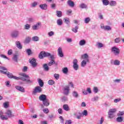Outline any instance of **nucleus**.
<instances>
[{
  "label": "nucleus",
  "mask_w": 124,
  "mask_h": 124,
  "mask_svg": "<svg viewBox=\"0 0 124 124\" xmlns=\"http://www.w3.org/2000/svg\"><path fill=\"white\" fill-rule=\"evenodd\" d=\"M0 73L7 75L8 78H10V79L13 78L15 79V80H19V79H20V78L18 77L14 76L12 73L7 71V68H6L5 67L0 66Z\"/></svg>",
  "instance_id": "f257e3e1"
},
{
  "label": "nucleus",
  "mask_w": 124,
  "mask_h": 124,
  "mask_svg": "<svg viewBox=\"0 0 124 124\" xmlns=\"http://www.w3.org/2000/svg\"><path fill=\"white\" fill-rule=\"evenodd\" d=\"M46 57H50L51 60H53L54 59V55H51V54L49 52H46L45 51H42L39 54V58L41 60L43 59V58H46Z\"/></svg>",
  "instance_id": "f03ea898"
},
{
  "label": "nucleus",
  "mask_w": 124,
  "mask_h": 124,
  "mask_svg": "<svg viewBox=\"0 0 124 124\" xmlns=\"http://www.w3.org/2000/svg\"><path fill=\"white\" fill-rule=\"evenodd\" d=\"M19 75H20V76H22L23 77H25V78H20L19 79V80H22V81H26V82H27L28 83H32V80H31V78L30 77V76L28 75H26V73H21L19 74Z\"/></svg>",
  "instance_id": "7ed1b4c3"
},
{
  "label": "nucleus",
  "mask_w": 124,
  "mask_h": 124,
  "mask_svg": "<svg viewBox=\"0 0 124 124\" xmlns=\"http://www.w3.org/2000/svg\"><path fill=\"white\" fill-rule=\"evenodd\" d=\"M111 53H113L114 56H119V55H120V52H121V51L120 50L119 48H118L116 46H114L111 47Z\"/></svg>",
  "instance_id": "20e7f679"
},
{
  "label": "nucleus",
  "mask_w": 124,
  "mask_h": 124,
  "mask_svg": "<svg viewBox=\"0 0 124 124\" xmlns=\"http://www.w3.org/2000/svg\"><path fill=\"white\" fill-rule=\"evenodd\" d=\"M116 111L117 109L116 108L110 109L108 112V118L109 119H113L115 117V113H116Z\"/></svg>",
  "instance_id": "39448f33"
},
{
  "label": "nucleus",
  "mask_w": 124,
  "mask_h": 124,
  "mask_svg": "<svg viewBox=\"0 0 124 124\" xmlns=\"http://www.w3.org/2000/svg\"><path fill=\"white\" fill-rule=\"evenodd\" d=\"M29 62L31 64V66L33 68L37 66V62H36V60L34 58H31L29 59Z\"/></svg>",
  "instance_id": "423d86ee"
},
{
  "label": "nucleus",
  "mask_w": 124,
  "mask_h": 124,
  "mask_svg": "<svg viewBox=\"0 0 124 124\" xmlns=\"http://www.w3.org/2000/svg\"><path fill=\"white\" fill-rule=\"evenodd\" d=\"M62 91L63 94H65V95H68L69 94V91H70L69 86L67 85L64 87L62 89Z\"/></svg>",
  "instance_id": "0eeeda50"
},
{
  "label": "nucleus",
  "mask_w": 124,
  "mask_h": 124,
  "mask_svg": "<svg viewBox=\"0 0 124 124\" xmlns=\"http://www.w3.org/2000/svg\"><path fill=\"white\" fill-rule=\"evenodd\" d=\"M73 67L75 70L79 69V65H78V61L77 59H74L73 62Z\"/></svg>",
  "instance_id": "6e6552de"
},
{
  "label": "nucleus",
  "mask_w": 124,
  "mask_h": 124,
  "mask_svg": "<svg viewBox=\"0 0 124 124\" xmlns=\"http://www.w3.org/2000/svg\"><path fill=\"white\" fill-rule=\"evenodd\" d=\"M74 116L78 120H81V118L82 117L81 112L79 110H77L75 113H74Z\"/></svg>",
  "instance_id": "1a4fd4ad"
},
{
  "label": "nucleus",
  "mask_w": 124,
  "mask_h": 124,
  "mask_svg": "<svg viewBox=\"0 0 124 124\" xmlns=\"http://www.w3.org/2000/svg\"><path fill=\"white\" fill-rule=\"evenodd\" d=\"M58 55L60 58H63L64 57V55L63 54V52H62V48L61 47H59L57 50Z\"/></svg>",
  "instance_id": "9d476101"
},
{
  "label": "nucleus",
  "mask_w": 124,
  "mask_h": 124,
  "mask_svg": "<svg viewBox=\"0 0 124 124\" xmlns=\"http://www.w3.org/2000/svg\"><path fill=\"white\" fill-rule=\"evenodd\" d=\"M42 92V88L40 86H36L33 91V93H40Z\"/></svg>",
  "instance_id": "9b49d317"
},
{
  "label": "nucleus",
  "mask_w": 124,
  "mask_h": 124,
  "mask_svg": "<svg viewBox=\"0 0 124 124\" xmlns=\"http://www.w3.org/2000/svg\"><path fill=\"white\" fill-rule=\"evenodd\" d=\"M40 26H41V22H37L36 24L34 25L32 27V29L34 31H36V30H38V29H39Z\"/></svg>",
  "instance_id": "f8f14e48"
},
{
  "label": "nucleus",
  "mask_w": 124,
  "mask_h": 124,
  "mask_svg": "<svg viewBox=\"0 0 124 124\" xmlns=\"http://www.w3.org/2000/svg\"><path fill=\"white\" fill-rule=\"evenodd\" d=\"M110 64H113L114 65H120V64H121V62L118 60H115L114 61L111 60Z\"/></svg>",
  "instance_id": "ddd939ff"
},
{
  "label": "nucleus",
  "mask_w": 124,
  "mask_h": 124,
  "mask_svg": "<svg viewBox=\"0 0 124 124\" xmlns=\"http://www.w3.org/2000/svg\"><path fill=\"white\" fill-rule=\"evenodd\" d=\"M19 31H15L11 34V35L13 38H17V37L19 36Z\"/></svg>",
  "instance_id": "4468645a"
},
{
  "label": "nucleus",
  "mask_w": 124,
  "mask_h": 124,
  "mask_svg": "<svg viewBox=\"0 0 124 124\" xmlns=\"http://www.w3.org/2000/svg\"><path fill=\"white\" fill-rule=\"evenodd\" d=\"M39 99L41 101H44L47 99V96L45 94H42L39 97Z\"/></svg>",
  "instance_id": "2eb2a0df"
},
{
  "label": "nucleus",
  "mask_w": 124,
  "mask_h": 124,
  "mask_svg": "<svg viewBox=\"0 0 124 124\" xmlns=\"http://www.w3.org/2000/svg\"><path fill=\"white\" fill-rule=\"evenodd\" d=\"M40 8L42 10H47L48 6L46 4H42L39 5Z\"/></svg>",
  "instance_id": "dca6fc26"
},
{
  "label": "nucleus",
  "mask_w": 124,
  "mask_h": 124,
  "mask_svg": "<svg viewBox=\"0 0 124 124\" xmlns=\"http://www.w3.org/2000/svg\"><path fill=\"white\" fill-rule=\"evenodd\" d=\"M82 59L84 60V61H86L87 62H89L90 60L89 59V55L88 54L85 53L82 55Z\"/></svg>",
  "instance_id": "f3484780"
},
{
  "label": "nucleus",
  "mask_w": 124,
  "mask_h": 124,
  "mask_svg": "<svg viewBox=\"0 0 124 124\" xmlns=\"http://www.w3.org/2000/svg\"><path fill=\"white\" fill-rule=\"evenodd\" d=\"M16 45L17 48L19 49V50H21V49H22V48H23V46L21 44V43H20V41H16Z\"/></svg>",
  "instance_id": "a211bd4d"
},
{
  "label": "nucleus",
  "mask_w": 124,
  "mask_h": 124,
  "mask_svg": "<svg viewBox=\"0 0 124 124\" xmlns=\"http://www.w3.org/2000/svg\"><path fill=\"white\" fill-rule=\"evenodd\" d=\"M16 88L17 90V91H19L21 93H25V89L23 87H21L20 86H16Z\"/></svg>",
  "instance_id": "6ab92c4d"
},
{
  "label": "nucleus",
  "mask_w": 124,
  "mask_h": 124,
  "mask_svg": "<svg viewBox=\"0 0 124 124\" xmlns=\"http://www.w3.org/2000/svg\"><path fill=\"white\" fill-rule=\"evenodd\" d=\"M67 3L69 6H70V7H74V6L75 5L74 2L71 0H68Z\"/></svg>",
  "instance_id": "aec40b11"
},
{
  "label": "nucleus",
  "mask_w": 124,
  "mask_h": 124,
  "mask_svg": "<svg viewBox=\"0 0 124 124\" xmlns=\"http://www.w3.org/2000/svg\"><path fill=\"white\" fill-rule=\"evenodd\" d=\"M43 103L45 106L46 107L50 105V103L49 102V100L46 99L45 101H43Z\"/></svg>",
  "instance_id": "412c9836"
},
{
  "label": "nucleus",
  "mask_w": 124,
  "mask_h": 124,
  "mask_svg": "<svg viewBox=\"0 0 124 124\" xmlns=\"http://www.w3.org/2000/svg\"><path fill=\"white\" fill-rule=\"evenodd\" d=\"M79 46H84L86 45V40L82 39L78 43Z\"/></svg>",
  "instance_id": "4be33fe9"
},
{
  "label": "nucleus",
  "mask_w": 124,
  "mask_h": 124,
  "mask_svg": "<svg viewBox=\"0 0 124 124\" xmlns=\"http://www.w3.org/2000/svg\"><path fill=\"white\" fill-rule=\"evenodd\" d=\"M78 29H79V26H76L75 27L73 28L72 29V31H73V32H75V33H76L78 32Z\"/></svg>",
  "instance_id": "5701e85b"
},
{
  "label": "nucleus",
  "mask_w": 124,
  "mask_h": 124,
  "mask_svg": "<svg viewBox=\"0 0 124 124\" xmlns=\"http://www.w3.org/2000/svg\"><path fill=\"white\" fill-rule=\"evenodd\" d=\"M109 5L112 7L116 6L117 5V1L114 0L109 1Z\"/></svg>",
  "instance_id": "b1692460"
},
{
  "label": "nucleus",
  "mask_w": 124,
  "mask_h": 124,
  "mask_svg": "<svg viewBox=\"0 0 124 124\" xmlns=\"http://www.w3.org/2000/svg\"><path fill=\"white\" fill-rule=\"evenodd\" d=\"M87 62H89V61H87V60L82 61L81 63V66L82 67H84V66L87 65Z\"/></svg>",
  "instance_id": "393cba45"
},
{
  "label": "nucleus",
  "mask_w": 124,
  "mask_h": 124,
  "mask_svg": "<svg viewBox=\"0 0 124 124\" xmlns=\"http://www.w3.org/2000/svg\"><path fill=\"white\" fill-rule=\"evenodd\" d=\"M5 114H6V115H7V116L9 118H11V117L12 116V112L11 111V110H8Z\"/></svg>",
  "instance_id": "a878e982"
},
{
  "label": "nucleus",
  "mask_w": 124,
  "mask_h": 124,
  "mask_svg": "<svg viewBox=\"0 0 124 124\" xmlns=\"http://www.w3.org/2000/svg\"><path fill=\"white\" fill-rule=\"evenodd\" d=\"M116 121L118 123H122V122H123V121H124V117H123L122 116H119L117 118Z\"/></svg>",
  "instance_id": "bb28decb"
},
{
  "label": "nucleus",
  "mask_w": 124,
  "mask_h": 124,
  "mask_svg": "<svg viewBox=\"0 0 124 124\" xmlns=\"http://www.w3.org/2000/svg\"><path fill=\"white\" fill-rule=\"evenodd\" d=\"M102 1L103 5L107 6L109 4V2L108 0H102Z\"/></svg>",
  "instance_id": "cd10ccee"
},
{
  "label": "nucleus",
  "mask_w": 124,
  "mask_h": 124,
  "mask_svg": "<svg viewBox=\"0 0 124 124\" xmlns=\"http://www.w3.org/2000/svg\"><path fill=\"white\" fill-rule=\"evenodd\" d=\"M79 7L80 8H82V9H84L85 8H88V6L87 5H86V4H85L84 3H82L81 4H80Z\"/></svg>",
  "instance_id": "c85d7f7f"
},
{
  "label": "nucleus",
  "mask_w": 124,
  "mask_h": 124,
  "mask_svg": "<svg viewBox=\"0 0 124 124\" xmlns=\"http://www.w3.org/2000/svg\"><path fill=\"white\" fill-rule=\"evenodd\" d=\"M43 67L46 71H49V66H48V64H44L43 66Z\"/></svg>",
  "instance_id": "c756f323"
},
{
  "label": "nucleus",
  "mask_w": 124,
  "mask_h": 124,
  "mask_svg": "<svg viewBox=\"0 0 124 124\" xmlns=\"http://www.w3.org/2000/svg\"><path fill=\"white\" fill-rule=\"evenodd\" d=\"M56 15L57 17H62V13L61 11H57Z\"/></svg>",
  "instance_id": "7c9ffc66"
},
{
  "label": "nucleus",
  "mask_w": 124,
  "mask_h": 124,
  "mask_svg": "<svg viewBox=\"0 0 124 124\" xmlns=\"http://www.w3.org/2000/svg\"><path fill=\"white\" fill-rule=\"evenodd\" d=\"M63 109H64L65 111H69V110H70L69 109V107L68 106V105H63Z\"/></svg>",
  "instance_id": "2f4dec72"
},
{
  "label": "nucleus",
  "mask_w": 124,
  "mask_h": 124,
  "mask_svg": "<svg viewBox=\"0 0 124 124\" xmlns=\"http://www.w3.org/2000/svg\"><path fill=\"white\" fill-rule=\"evenodd\" d=\"M63 20L64 21V23H65V24H66V25H68V24H69V23H70V19H69V18L65 17L63 19Z\"/></svg>",
  "instance_id": "473e14b6"
},
{
  "label": "nucleus",
  "mask_w": 124,
  "mask_h": 124,
  "mask_svg": "<svg viewBox=\"0 0 124 124\" xmlns=\"http://www.w3.org/2000/svg\"><path fill=\"white\" fill-rule=\"evenodd\" d=\"M57 24L58 26H62V19H59L57 20Z\"/></svg>",
  "instance_id": "72a5a7b5"
},
{
  "label": "nucleus",
  "mask_w": 124,
  "mask_h": 124,
  "mask_svg": "<svg viewBox=\"0 0 124 124\" xmlns=\"http://www.w3.org/2000/svg\"><path fill=\"white\" fill-rule=\"evenodd\" d=\"M85 116V117H87L88 116V111L87 110H84L82 112H81V116L83 117Z\"/></svg>",
  "instance_id": "f704fd0d"
},
{
  "label": "nucleus",
  "mask_w": 124,
  "mask_h": 124,
  "mask_svg": "<svg viewBox=\"0 0 124 124\" xmlns=\"http://www.w3.org/2000/svg\"><path fill=\"white\" fill-rule=\"evenodd\" d=\"M1 120L7 121L8 120V117L6 115H2V116L0 117Z\"/></svg>",
  "instance_id": "c9c22d12"
},
{
  "label": "nucleus",
  "mask_w": 124,
  "mask_h": 124,
  "mask_svg": "<svg viewBox=\"0 0 124 124\" xmlns=\"http://www.w3.org/2000/svg\"><path fill=\"white\" fill-rule=\"evenodd\" d=\"M111 30H112V28H111V27H110L109 26H105V28H104V31H111Z\"/></svg>",
  "instance_id": "e433bc0d"
},
{
  "label": "nucleus",
  "mask_w": 124,
  "mask_h": 124,
  "mask_svg": "<svg viewBox=\"0 0 124 124\" xmlns=\"http://www.w3.org/2000/svg\"><path fill=\"white\" fill-rule=\"evenodd\" d=\"M91 22V18L90 17H86L84 19V23L85 24H89Z\"/></svg>",
  "instance_id": "4c0bfd02"
},
{
  "label": "nucleus",
  "mask_w": 124,
  "mask_h": 124,
  "mask_svg": "<svg viewBox=\"0 0 124 124\" xmlns=\"http://www.w3.org/2000/svg\"><path fill=\"white\" fill-rule=\"evenodd\" d=\"M38 82L40 87H42L43 86H44V83H43V81L42 80H41V79H39Z\"/></svg>",
  "instance_id": "58836bf2"
},
{
  "label": "nucleus",
  "mask_w": 124,
  "mask_h": 124,
  "mask_svg": "<svg viewBox=\"0 0 124 124\" xmlns=\"http://www.w3.org/2000/svg\"><path fill=\"white\" fill-rule=\"evenodd\" d=\"M55 63H56V62L52 60L50 62H49L48 63L47 65H48L49 66H51V65H53V64H55Z\"/></svg>",
  "instance_id": "ea45409f"
},
{
  "label": "nucleus",
  "mask_w": 124,
  "mask_h": 124,
  "mask_svg": "<svg viewBox=\"0 0 124 124\" xmlns=\"http://www.w3.org/2000/svg\"><path fill=\"white\" fill-rule=\"evenodd\" d=\"M96 46L97 48H102L103 47V44L98 42L96 43Z\"/></svg>",
  "instance_id": "a19ab883"
},
{
  "label": "nucleus",
  "mask_w": 124,
  "mask_h": 124,
  "mask_svg": "<svg viewBox=\"0 0 124 124\" xmlns=\"http://www.w3.org/2000/svg\"><path fill=\"white\" fill-rule=\"evenodd\" d=\"M26 53L28 54V56H31V55L32 54V52L31 49H26Z\"/></svg>",
  "instance_id": "79ce46f5"
},
{
  "label": "nucleus",
  "mask_w": 124,
  "mask_h": 124,
  "mask_svg": "<svg viewBox=\"0 0 124 124\" xmlns=\"http://www.w3.org/2000/svg\"><path fill=\"white\" fill-rule=\"evenodd\" d=\"M62 72L64 73V74H67L68 72V69H67V67H65L62 69Z\"/></svg>",
  "instance_id": "37998d69"
},
{
  "label": "nucleus",
  "mask_w": 124,
  "mask_h": 124,
  "mask_svg": "<svg viewBox=\"0 0 124 124\" xmlns=\"http://www.w3.org/2000/svg\"><path fill=\"white\" fill-rule=\"evenodd\" d=\"M73 96H74V97H76V98H77V97H78V93H77V92L74 91L73 92Z\"/></svg>",
  "instance_id": "c03bdc74"
},
{
  "label": "nucleus",
  "mask_w": 124,
  "mask_h": 124,
  "mask_svg": "<svg viewBox=\"0 0 124 124\" xmlns=\"http://www.w3.org/2000/svg\"><path fill=\"white\" fill-rule=\"evenodd\" d=\"M37 5V2L34 1L31 3V7H36V6Z\"/></svg>",
  "instance_id": "a18cd8bd"
},
{
  "label": "nucleus",
  "mask_w": 124,
  "mask_h": 124,
  "mask_svg": "<svg viewBox=\"0 0 124 124\" xmlns=\"http://www.w3.org/2000/svg\"><path fill=\"white\" fill-rule=\"evenodd\" d=\"M31 37H27L25 41V43L28 44V43H30V42H31Z\"/></svg>",
  "instance_id": "49530a36"
},
{
  "label": "nucleus",
  "mask_w": 124,
  "mask_h": 124,
  "mask_svg": "<svg viewBox=\"0 0 124 124\" xmlns=\"http://www.w3.org/2000/svg\"><path fill=\"white\" fill-rule=\"evenodd\" d=\"M30 29H31V25L27 24L24 25L25 30H30Z\"/></svg>",
  "instance_id": "de8ad7c7"
},
{
  "label": "nucleus",
  "mask_w": 124,
  "mask_h": 124,
  "mask_svg": "<svg viewBox=\"0 0 124 124\" xmlns=\"http://www.w3.org/2000/svg\"><path fill=\"white\" fill-rule=\"evenodd\" d=\"M32 40L33 41H39V37H38V36H34L32 38Z\"/></svg>",
  "instance_id": "09e8293b"
},
{
  "label": "nucleus",
  "mask_w": 124,
  "mask_h": 124,
  "mask_svg": "<svg viewBox=\"0 0 124 124\" xmlns=\"http://www.w3.org/2000/svg\"><path fill=\"white\" fill-rule=\"evenodd\" d=\"M48 36H49V37H51L52 36H53V35H54V34H55V33L54 32V31H51L50 32H48L47 33Z\"/></svg>",
  "instance_id": "8fccbe9b"
},
{
  "label": "nucleus",
  "mask_w": 124,
  "mask_h": 124,
  "mask_svg": "<svg viewBox=\"0 0 124 124\" xmlns=\"http://www.w3.org/2000/svg\"><path fill=\"white\" fill-rule=\"evenodd\" d=\"M93 92L94 93H97L98 92V88L97 87H94L93 88Z\"/></svg>",
  "instance_id": "3c124183"
},
{
  "label": "nucleus",
  "mask_w": 124,
  "mask_h": 124,
  "mask_svg": "<svg viewBox=\"0 0 124 124\" xmlns=\"http://www.w3.org/2000/svg\"><path fill=\"white\" fill-rule=\"evenodd\" d=\"M54 77L56 80H59L60 79V75H59V74H55Z\"/></svg>",
  "instance_id": "603ef678"
},
{
  "label": "nucleus",
  "mask_w": 124,
  "mask_h": 124,
  "mask_svg": "<svg viewBox=\"0 0 124 124\" xmlns=\"http://www.w3.org/2000/svg\"><path fill=\"white\" fill-rule=\"evenodd\" d=\"M13 60V61H14V62H17L18 61V56H17L16 55H14Z\"/></svg>",
  "instance_id": "864d4df0"
},
{
  "label": "nucleus",
  "mask_w": 124,
  "mask_h": 124,
  "mask_svg": "<svg viewBox=\"0 0 124 124\" xmlns=\"http://www.w3.org/2000/svg\"><path fill=\"white\" fill-rule=\"evenodd\" d=\"M48 85H54V84H55V81L52 79H50L48 80Z\"/></svg>",
  "instance_id": "5fc2aeb1"
},
{
  "label": "nucleus",
  "mask_w": 124,
  "mask_h": 124,
  "mask_svg": "<svg viewBox=\"0 0 124 124\" xmlns=\"http://www.w3.org/2000/svg\"><path fill=\"white\" fill-rule=\"evenodd\" d=\"M9 103L8 102H6L3 104L4 108H8V104Z\"/></svg>",
  "instance_id": "6e6d98bb"
},
{
  "label": "nucleus",
  "mask_w": 124,
  "mask_h": 124,
  "mask_svg": "<svg viewBox=\"0 0 124 124\" xmlns=\"http://www.w3.org/2000/svg\"><path fill=\"white\" fill-rule=\"evenodd\" d=\"M115 43H120L121 42V39L120 38H116L114 40Z\"/></svg>",
  "instance_id": "4d7b16f0"
},
{
  "label": "nucleus",
  "mask_w": 124,
  "mask_h": 124,
  "mask_svg": "<svg viewBox=\"0 0 124 124\" xmlns=\"http://www.w3.org/2000/svg\"><path fill=\"white\" fill-rule=\"evenodd\" d=\"M7 54L9 56H11V55H12L13 54V50H12V49H9L8 50Z\"/></svg>",
  "instance_id": "13d9d810"
},
{
  "label": "nucleus",
  "mask_w": 124,
  "mask_h": 124,
  "mask_svg": "<svg viewBox=\"0 0 124 124\" xmlns=\"http://www.w3.org/2000/svg\"><path fill=\"white\" fill-rule=\"evenodd\" d=\"M122 100V99L119 98H117L114 100V103H118V102H120Z\"/></svg>",
  "instance_id": "bf43d9fd"
},
{
  "label": "nucleus",
  "mask_w": 124,
  "mask_h": 124,
  "mask_svg": "<svg viewBox=\"0 0 124 124\" xmlns=\"http://www.w3.org/2000/svg\"><path fill=\"white\" fill-rule=\"evenodd\" d=\"M98 100V96H96L92 99V101H97Z\"/></svg>",
  "instance_id": "052dcab7"
},
{
  "label": "nucleus",
  "mask_w": 124,
  "mask_h": 124,
  "mask_svg": "<svg viewBox=\"0 0 124 124\" xmlns=\"http://www.w3.org/2000/svg\"><path fill=\"white\" fill-rule=\"evenodd\" d=\"M124 111H119L117 113V116H124Z\"/></svg>",
  "instance_id": "680f3d73"
},
{
  "label": "nucleus",
  "mask_w": 124,
  "mask_h": 124,
  "mask_svg": "<svg viewBox=\"0 0 124 124\" xmlns=\"http://www.w3.org/2000/svg\"><path fill=\"white\" fill-rule=\"evenodd\" d=\"M104 122V118L103 117H102L101 118V120L99 121V123L98 124H103Z\"/></svg>",
  "instance_id": "e2e57ef3"
},
{
  "label": "nucleus",
  "mask_w": 124,
  "mask_h": 124,
  "mask_svg": "<svg viewBox=\"0 0 124 124\" xmlns=\"http://www.w3.org/2000/svg\"><path fill=\"white\" fill-rule=\"evenodd\" d=\"M43 112L45 114H48V113H49V109L48 108H44L43 109Z\"/></svg>",
  "instance_id": "0e129e2a"
},
{
  "label": "nucleus",
  "mask_w": 124,
  "mask_h": 124,
  "mask_svg": "<svg viewBox=\"0 0 124 124\" xmlns=\"http://www.w3.org/2000/svg\"><path fill=\"white\" fill-rule=\"evenodd\" d=\"M59 118H60V122L61 124H63L64 123V119H63V118H62V116H60Z\"/></svg>",
  "instance_id": "69168bd1"
},
{
  "label": "nucleus",
  "mask_w": 124,
  "mask_h": 124,
  "mask_svg": "<svg viewBox=\"0 0 124 124\" xmlns=\"http://www.w3.org/2000/svg\"><path fill=\"white\" fill-rule=\"evenodd\" d=\"M72 124V121L71 120H68L65 121V124Z\"/></svg>",
  "instance_id": "338daca9"
},
{
  "label": "nucleus",
  "mask_w": 124,
  "mask_h": 124,
  "mask_svg": "<svg viewBox=\"0 0 124 124\" xmlns=\"http://www.w3.org/2000/svg\"><path fill=\"white\" fill-rule=\"evenodd\" d=\"M62 101L63 102H64L65 101H67V97H62Z\"/></svg>",
  "instance_id": "774afa93"
}]
</instances>
